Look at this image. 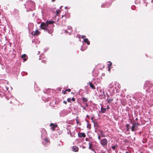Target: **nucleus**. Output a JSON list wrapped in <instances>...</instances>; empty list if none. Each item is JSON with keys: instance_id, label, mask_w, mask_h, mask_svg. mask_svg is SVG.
Here are the masks:
<instances>
[{"instance_id": "0e129e2a", "label": "nucleus", "mask_w": 153, "mask_h": 153, "mask_svg": "<svg viewBox=\"0 0 153 153\" xmlns=\"http://www.w3.org/2000/svg\"><path fill=\"white\" fill-rule=\"evenodd\" d=\"M113 153H114V152Z\"/></svg>"}, {"instance_id": "8fccbe9b", "label": "nucleus", "mask_w": 153, "mask_h": 153, "mask_svg": "<svg viewBox=\"0 0 153 153\" xmlns=\"http://www.w3.org/2000/svg\"><path fill=\"white\" fill-rule=\"evenodd\" d=\"M136 1L137 2H138V3H139L140 2L139 0L136 1H135V2H136Z\"/></svg>"}, {"instance_id": "412c9836", "label": "nucleus", "mask_w": 153, "mask_h": 153, "mask_svg": "<svg viewBox=\"0 0 153 153\" xmlns=\"http://www.w3.org/2000/svg\"><path fill=\"white\" fill-rule=\"evenodd\" d=\"M89 85H90V87L92 89H95V87L93 85L92 83L91 82H89Z\"/></svg>"}, {"instance_id": "c85d7f7f", "label": "nucleus", "mask_w": 153, "mask_h": 153, "mask_svg": "<svg viewBox=\"0 0 153 153\" xmlns=\"http://www.w3.org/2000/svg\"><path fill=\"white\" fill-rule=\"evenodd\" d=\"M108 6H107L106 5V4H102L101 6V7H107Z\"/></svg>"}, {"instance_id": "2eb2a0df", "label": "nucleus", "mask_w": 153, "mask_h": 153, "mask_svg": "<svg viewBox=\"0 0 153 153\" xmlns=\"http://www.w3.org/2000/svg\"><path fill=\"white\" fill-rule=\"evenodd\" d=\"M21 58L23 59L24 61H25L27 60V56L26 54H23L21 56Z\"/></svg>"}, {"instance_id": "ddd939ff", "label": "nucleus", "mask_w": 153, "mask_h": 153, "mask_svg": "<svg viewBox=\"0 0 153 153\" xmlns=\"http://www.w3.org/2000/svg\"><path fill=\"white\" fill-rule=\"evenodd\" d=\"M137 126H136V124H135L133 123L132 126L131 128V131H135L136 130V128H137Z\"/></svg>"}, {"instance_id": "ea45409f", "label": "nucleus", "mask_w": 153, "mask_h": 153, "mask_svg": "<svg viewBox=\"0 0 153 153\" xmlns=\"http://www.w3.org/2000/svg\"><path fill=\"white\" fill-rule=\"evenodd\" d=\"M42 62L43 63H45L46 62V61L45 60H43L42 61Z\"/></svg>"}, {"instance_id": "79ce46f5", "label": "nucleus", "mask_w": 153, "mask_h": 153, "mask_svg": "<svg viewBox=\"0 0 153 153\" xmlns=\"http://www.w3.org/2000/svg\"><path fill=\"white\" fill-rule=\"evenodd\" d=\"M82 147L83 149H85V148H86V147L84 146H82Z\"/></svg>"}, {"instance_id": "f8f14e48", "label": "nucleus", "mask_w": 153, "mask_h": 153, "mask_svg": "<svg viewBox=\"0 0 153 153\" xmlns=\"http://www.w3.org/2000/svg\"><path fill=\"white\" fill-rule=\"evenodd\" d=\"M78 137H85L86 136L85 134L84 133L79 132L78 133Z\"/></svg>"}, {"instance_id": "e2e57ef3", "label": "nucleus", "mask_w": 153, "mask_h": 153, "mask_svg": "<svg viewBox=\"0 0 153 153\" xmlns=\"http://www.w3.org/2000/svg\"><path fill=\"white\" fill-rule=\"evenodd\" d=\"M102 153H105V152H102Z\"/></svg>"}, {"instance_id": "f03ea898", "label": "nucleus", "mask_w": 153, "mask_h": 153, "mask_svg": "<svg viewBox=\"0 0 153 153\" xmlns=\"http://www.w3.org/2000/svg\"><path fill=\"white\" fill-rule=\"evenodd\" d=\"M144 95L140 92H138L135 93L134 95V98L136 100H141L144 99L143 98Z\"/></svg>"}, {"instance_id": "864d4df0", "label": "nucleus", "mask_w": 153, "mask_h": 153, "mask_svg": "<svg viewBox=\"0 0 153 153\" xmlns=\"http://www.w3.org/2000/svg\"><path fill=\"white\" fill-rule=\"evenodd\" d=\"M110 67L108 68V71H110Z\"/></svg>"}, {"instance_id": "f3484780", "label": "nucleus", "mask_w": 153, "mask_h": 153, "mask_svg": "<svg viewBox=\"0 0 153 153\" xmlns=\"http://www.w3.org/2000/svg\"><path fill=\"white\" fill-rule=\"evenodd\" d=\"M89 149L91 150L92 151H93L95 153H96L95 151L93 149L92 147V142H89Z\"/></svg>"}, {"instance_id": "0eeeda50", "label": "nucleus", "mask_w": 153, "mask_h": 153, "mask_svg": "<svg viewBox=\"0 0 153 153\" xmlns=\"http://www.w3.org/2000/svg\"><path fill=\"white\" fill-rule=\"evenodd\" d=\"M48 26L45 23L42 22L40 25V28L42 29L45 30H47V29L48 28Z\"/></svg>"}, {"instance_id": "6ab92c4d", "label": "nucleus", "mask_w": 153, "mask_h": 153, "mask_svg": "<svg viewBox=\"0 0 153 153\" xmlns=\"http://www.w3.org/2000/svg\"><path fill=\"white\" fill-rule=\"evenodd\" d=\"M54 23V22L53 21H46L45 23L48 26L49 25L53 24Z\"/></svg>"}, {"instance_id": "e433bc0d", "label": "nucleus", "mask_w": 153, "mask_h": 153, "mask_svg": "<svg viewBox=\"0 0 153 153\" xmlns=\"http://www.w3.org/2000/svg\"><path fill=\"white\" fill-rule=\"evenodd\" d=\"M71 100H72L73 101H74L75 100V99L73 97L71 98Z\"/></svg>"}, {"instance_id": "f704fd0d", "label": "nucleus", "mask_w": 153, "mask_h": 153, "mask_svg": "<svg viewBox=\"0 0 153 153\" xmlns=\"http://www.w3.org/2000/svg\"><path fill=\"white\" fill-rule=\"evenodd\" d=\"M71 27L70 26H68V29L69 30H70L71 29Z\"/></svg>"}, {"instance_id": "b1692460", "label": "nucleus", "mask_w": 153, "mask_h": 153, "mask_svg": "<svg viewBox=\"0 0 153 153\" xmlns=\"http://www.w3.org/2000/svg\"><path fill=\"white\" fill-rule=\"evenodd\" d=\"M82 101L83 102H86L88 101V100L85 97H83L82 98Z\"/></svg>"}, {"instance_id": "13d9d810", "label": "nucleus", "mask_w": 153, "mask_h": 153, "mask_svg": "<svg viewBox=\"0 0 153 153\" xmlns=\"http://www.w3.org/2000/svg\"><path fill=\"white\" fill-rule=\"evenodd\" d=\"M65 32H66V33L68 32L66 30H65Z\"/></svg>"}, {"instance_id": "052dcab7", "label": "nucleus", "mask_w": 153, "mask_h": 153, "mask_svg": "<svg viewBox=\"0 0 153 153\" xmlns=\"http://www.w3.org/2000/svg\"><path fill=\"white\" fill-rule=\"evenodd\" d=\"M61 7H62V6H61V7H60V9H61Z\"/></svg>"}, {"instance_id": "bb28decb", "label": "nucleus", "mask_w": 153, "mask_h": 153, "mask_svg": "<svg viewBox=\"0 0 153 153\" xmlns=\"http://www.w3.org/2000/svg\"><path fill=\"white\" fill-rule=\"evenodd\" d=\"M113 100V99H107V101L108 103H110Z\"/></svg>"}, {"instance_id": "cd10ccee", "label": "nucleus", "mask_w": 153, "mask_h": 153, "mask_svg": "<svg viewBox=\"0 0 153 153\" xmlns=\"http://www.w3.org/2000/svg\"><path fill=\"white\" fill-rule=\"evenodd\" d=\"M71 89H66L65 90V91H64V94H66V91H68L69 92H70L71 91Z\"/></svg>"}, {"instance_id": "20e7f679", "label": "nucleus", "mask_w": 153, "mask_h": 153, "mask_svg": "<svg viewBox=\"0 0 153 153\" xmlns=\"http://www.w3.org/2000/svg\"><path fill=\"white\" fill-rule=\"evenodd\" d=\"M116 85L117 84L115 83L114 84L110 83L109 85H108V91L112 93H114V90L116 88Z\"/></svg>"}, {"instance_id": "c9c22d12", "label": "nucleus", "mask_w": 153, "mask_h": 153, "mask_svg": "<svg viewBox=\"0 0 153 153\" xmlns=\"http://www.w3.org/2000/svg\"><path fill=\"white\" fill-rule=\"evenodd\" d=\"M126 126L127 128H129V125L128 124H126Z\"/></svg>"}, {"instance_id": "1a4fd4ad", "label": "nucleus", "mask_w": 153, "mask_h": 153, "mask_svg": "<svg viewBox=\"0 0 153 153\" xmlns=\"http://www.w3.org/2000/svg\"><path fill=\"white\" fill-rule=\"evenodd\" d=\"M50 126H51L52 130L53 131H54L55 128L57 127V125L56 124L51 123L50 124Z\"/></svg>"}, {"instance_id": "de8ad7c7", "label": "nucleus", "mask_w": 153, "mask_h": 153, "mask_svg": "<svg viewBox=\"0 0 153 153\" xmlns=\"http://www.w3.org/2000/svg\"><path fill=\"white\" fill-rule=\"evenodd\" d=\"M85 105L86 107H87L88 106V104L87 103H85Z\"/></svg>"}, {"instance_id": "49530a36", "label": "nucleus", "mask_w": 153, "mask_h": 153, "mask_svg": "<svg viewBox=\"0 0 153 153\" xmlns=\"http://www.w3.org/2000/svg\"><path fill=\"white\" fill-rule=\"evenodd\" d=\"M85 37V36H84V35H82L81 36V37L82 38H84Z\"/></svg>"}, {"instance_id": "39448f33", "label": "nucleus", "mask_w": 153, "mask_h": 153, "mask_svg": "<svg viewBox=\"0 0 153 153\" xmlns=\"http://www.w3.org/2000/svg\"><path fill=\"white\" fill-rule=\"evenodd\" d=\"M69 112L67 110L64 109L61 111L59 113V116L60 117H63L69 113Z\"/></svg>"}, {"instance_id": "4c0bfd02", "label": "nucleus", "mask_w": 153, "mask_h": 153, "mask_svg": "<svg viewBox=\"0 0 153 153\" xmlns=\"http://www.w3.org/2000/svg\"><path fill=\"white\" fill-rule=\"evenodd\" d=\"M144 4H145V6H147V2H144Z\"/></svg>"}, {"instance_id": "4be33fe9", "label": "nucleus", "mask_w": 153, "mask_h": 153, "mask_svg": "<svg viewBox=\"0 0 153 153\" xmlns=\"http://www.w3.org/2000/svg\"><path fill=\"white\" fill-rule=\"evenodd\" d=\"M106 108H103L102 106L101 108V113H104L106 112Z\"/></svg>"}, {"instance_id": "3c124183", "label": "nucleus", "mask_w": 153, "mask_h": 153, "mask_svg": "<svg viewBox=\"0 0 153 153\" xmlns=\"http://www.w3.org/2000/svg\"><path fill=\"white\" fill-rule=\"evenodd\" d=\"M81 50L82 51H84L85 49L84 50L82 49V48H81Z\"/></svg>"}, {"instance_id": "7ed1b4c3", "label": "nucleus", "mask_w": 153, "mask_h": 153, "mask_svg": "<svg viewBox=\"0 0 153 153\" xmlns=\"http://www.w3.org/2000/svg\"><path fill=\"white\" fill-rule=\"evenodd\" d=\"M41 132L42 133L41 137V139L42 140L44 139L45 143H49V141L47 138H45L47 135V133L45 129H42Z\"/></svg>"}, {"instance_id": "a211bd4d", "label": "nucleus", "mask_w": 153, "mask_h": 153, "mask_svg": "<svg viewBox=\"0 0 153 153\" xmlns=\"http://www.w3.org/2000/svg\"><path fill=\"white\" fill-rule=\"evenodd\" d=\"M67 134H69L71 137H73L74 136V134L73 133L71 132L70 130L68 129H67Z\"/></svg>"}, {"instance_id": "4d7b16f0", "label": "nucleus", "mask_w": 153, "mask_h": 153, "mask_svg": "<svg viewBox=\"0 0 153 153\" xmlns=\"http://www.w3.org/2000/svg\"><path fill=\"white\" fill-rule=\"evenodd\" d=\"M151 2H152V3H153V0H152V1H151Z\"/></svg>"}, {"instance_id": "4468645a", "label": "nucleus", "mask_w": 153, "mask_h": 153, "mask_svg": "<svg viewBox=\"0 0 153 153\" xmlns=\"http://www.w3.org/2000/svg\"><path fill=\"white\" fill-rule=\"evenodd\" d=\"M78 148L76 146H73L72 147V150L74 152H78Z\"/></svg>"}, {"instance_id": "a19ab883", "label": "nucleus", "mask_w": 153, "mask_h": 153, "mask_svg": "<svg viewBox=\"0 0 153 153\" xmlns=\"http://www.w3.org/2000/svg\"><path fill=\"white\" fill-rule=\"evenodd\" d=\"M63 103L65 104H66L67 103V102L66 101H63Z\"/></svg>"}, {"instance_id": "58836bf2", "label": "nucleus", "mask_w": 153, "mask_h": 153, "mask_svg": "<svg viewBox=\"0 0 153 153\" xmlns=\"http://www.w3.org/2000/svg\"><path fill=\"white\" fill-rule=\"evenodd\" d=\"M134 123L135 124H136V126H138L139 125V124L138 123Z\"/></svg>"}, {"instance_id": "2f4dec72", "label": "nucleus", "mask_w": 153, "mask_h": 153, "mask_svg": "<svg viewBox=\"0 0 153 153\" xmlns=\"http://www.w3.org/2000/svg\"><path fill=\"white\" fill-rule=\"evenodd\" d=\"M81 106L82 108L85 111H87V109L85 107L82 106V105H81Z\"/></svg>"}, {"instance_id": "9b49d317", "label": "nucleus", "mask_w": 153, "mask_h": 153, "mask_svg": "<svg viewBox=\"0 0 153 153\" xmlns=\"http://www.w3.org/2000/svg\"><path fill=\"white\" fill-rule=\"evenodd\" d=\"M40 34V32L38 30H36V31H33L31 33V34L33 35H39Z\"/></svg>"}, {"instance_id": "aec40b11", "label": "nucleus", "mask_w": 153, "mask_h": 153, "mask_svg": "<svg viewBox=\"0 0 153 153\" xmlns=\"http://www.w3.org/2000/svg\"><path fill=\"white\" fill-rule=\"evenodd\" d=\"M84 42L86 43L88 45H89L90 44V41L88 40L87 39H83Z\"/></svg>"}, {"instance_id": "a18cd8bd", "label": "nucleus", "mask_w": 153, "mask_h": 153, "mask_svg": "<svg viewBox=\"0 0 153 153\" xmlns=\"http://www.w3.org/2000/svg\"><path fill=\"white\" fill-rule=\"evenodd\" d=\"M106 108V109H108L109 108V106L108 105L107 108Z\"/></svg>"}, {"instance_id": "603ef678", "label": "nucleus", "mask_w": 153, "mask_h": 153, "mask_svg": "<svg viewBox=\"0 0 153 153\" xmlns=\"http://www.w3.org/2000/svg\"><path fill=\"white\" fill-rule=\"evenodd\" d=\"M86 117L88 118H89V116L88 115H87Z\"/></svg>"}, {"instance_id": "6e6d98bb", "label": "nucleus", "mask_w": 153, "mask_h": 153, "mask_svg": "<svg viewBox=\"0 0 153 153\" xmlns=\"http://www.w3.org/2000/svg\"><path fill=\"white\" fill-rule=\"evenodd\" d=\"M53 1H55V0H52Z\"/></svg>"}, {"instance_id": "72a5a7b5", "label": "nucleus", "mask_w": 153, "mask_h": 153, "mask_svg": "<svg viewBox=\"0 0 153 153\" xmlns=\"http://www.w3.org/2000/svg\"><path fill=\"white\" fill-rule=\"evenodd\" d=\"M71 98H68L67 99V101L68 102H71Z\"/></svg>"}, {"instance_id": "c03bdc74", "label": "nucleus", "mask_w": 153, "mask_h": 153, "mask_svg": "<svg viewBox=\"0 0 153 153\" xmlns=\"http://www.w3.org/2000/svg\"><path fill=\"white\" fill-rule=\"evenodd\" d=\"M98 139L99 140H100V137L99 135H98Z\"/></svg>"}, {"instance_id": "37998d69", "label": "nucleus", "mask_w": 153, "mask_h": 153, "mask_svg": "<svg viewBox=\"0 0 153 153\" xmlns=\"http://www.w3.org/2000/svg\"><path fill=\"white\" fill-rule=\"evenodd\" d=\"M93 119H94V117H91V120H92V122H93V121H94V120H93Z\"/></svg>"}, {"instance_id": "473e14b6", "label": "nucleus", "mask_w": 153, "mask_h": 153, "mask_svg": "<svg viewBox=\"0 0 153 153\" xmlns=\"http://www.w3.org/2000/svg\"><path fill=\"white\" fill-rule=\"evenodd\" d=\"M135 7L134 6H132L131 7V8L132 10H134L135 9Z\"/></svg>"}, {"instance_id": "c756f323", "label": "nucleus", "mask_w": 153, "mask_h": 153, "mask_svg": "<svg viewBox=\"0 0 153 153\" xmlns=\"http://www.w3.org/2000/svg\"><path fill=\"white\" fill-rule=\"evenodd\" d=\"M109 62V63L108 64V68L110 67L111 65H112V63L111 62Z\"/></svg>"}, {"instance_id": "393cba45", "label": "nucleus", "mask_w": 153, "mask_h": 153, "mask_svg": "<svg viewBox=\"0 0 153 153\" xmlns=\"http://www.w3.org/2000/svg\"><path fill=\"white\" fill-rule=\"evenodd\" d=\"M76 122L77 124L79 125H81V123L78 119H76Z\"/></svg>"}, {"instance_id": "09e8293b", "label": "nucleus", "mask_w": 153, "mask_h": 153, "mask_svg": "<svg viewBox=\"0 0 153 153\" xmlns=\"http://www.w3.org/2000/svg\"><path fill=\"white\" fill-rule=\"evenodd\" d=\"M125 153H131V152L130 151H128L126 152Z\"/></svg>"}, {"instance_id": "680f3d73", "label": "nucleus", "mask_w": 153, "mask_h": 153, "mask_svg": "<svg viewBox=\"0 0 153 153\" xmlns=\"http://www.w3.org/2000/svg\"><path fill=\"white\" fill-rule=\"evenodd\" d=\"M87 138H86V140H87Z\"/></svg>"}, {"instance_id": "5701e85b", "label": "nucleus", "mask_w": 153, "mask_h": 153, "mask_svg": "<svg viewBox=\"0 0 153 153\" xmlns=\"http://www.w3.org/2000/svg\"><path fill=\"white\" fill-rule=\"evenodd\" d=\"M100 95L102 96V98H104L105 96V92L104 91H103L102 92H101V94Z\"/></svg>"}, {"instance_id": "5fc2aeb1", "label": "nucleus", "mask_w": 153, "mask_h": 153, "mask_svg": "<svg viewBox=\"0 0 153 153\" xmlns=\"http://www.w3.org/2000/svg\"><path fill=\"white\" fill-rule=\"evenodd\" d=\"M126 130L127 131H128L129 130V128H127Z\"/></svg>"}, {"instance_id": "a878e982", "label": "nucleus", "mask_w": 153, "mask_h": 153, "mask_svg": "<svg viewBox=\"0 0 153 153\" xmlns=\"http://www.w3.org/2000/svg\"><path fill=\"white\" fill-rule=\"evenodd\" d=\"M99 131L100 132V134L101 136V137H104L103 136V131L101 130H99Z\"/></svg>"}, {"instance_id": "bf43d9fd", "label": "nucleus", "mask_w": 153, "mask_h": 153, "mask_svg": "<svg viewBox=\"0 0 153 153\" xmlns=\"http://www.w3.org/2000/svg\"><path fill=\"white\" fill-rule=\"evenodd\" d=\"M39 52V53H38V54H39L40 52H39H39Z\"/></svg>"}, {"instance_id": "423d86ee", "label": "nucleus", "mask_w": 153, "mask_h": 153, "mask_svg": "<svg viewBox=\"0 0 153 153\" xmlns=\"http://www.w3.org/2000/svg\"><path fill=\"white\" fill-rule=\"evenodd\" d=\"M100 143L102 146L104 147L105 148L107 146L108 142L107 139L105 138H104L100 140Z\"/></svg>"}, {"instance_id": "6e6552de", "label": "nucleus", "mask_w": 153, "mask_h": 153, "mask_svg": "<svg viewBox=\"0 0 153 153\" xmlns=\"http://www.w3.org/2000/svg\"><path fill=\"white\" fill-rule=\"evenodd\" d=\"M111 148L113 150L115 151V152H118V146L117 145L112 146Z\"/></svg>"}, {"instance_id": "7c9ffc66", "label": "nucleus", "mask_w": 153, "mask_h": 153, "mask_svg": "<svg viewBox=\"0 0 153 153\" xmlns=\"http://www.w3.org/2000/svg\"><path fill=\"white\" fill-rule=\"evenodd\" d=\"M60 12V10H57L56 11V14L57 15H58L59 13Z\"/></svg>"}, {"instance_id": "dca6fc26", "label": "nucleus", "mask_w": 153, "mask_h": 153, "mask_svg": "<svg viewBox=\"0 0 153 153\" xmlns=\"http://www.w3.org/2000/svg\"><path fill=\"white\" fill-rule=\"evenodd\" d=\"M53 29L52 27H51L50 28H48L47 29V31L48 33L49 34L52 33L53 32Z\"/></svg>"}, {"instance_id": "f257e3e1", "label": "nucleus", "mask_w": 153, "mask_h": 153, "mask_svg": "<svg viewBox=\"0 0 153 153\" xmlns=\"http://www.w3.org/2000/svg\"><path fill=\"white\" fill-rule=\"evenodd\" d=\"M153 86V84L149 82H146L144 85V88L145 89L147 92H151V90L150 89Z\"/></svg>"}, {"instance_id": "9d476101", "label": "nucleus", "mask_w": 153, "mask_h": 153, "mask_svg": "<svg viewBox=\"0 0 153 153\" xmlns=\"http://www.w3.org/2000/svg\"><path fill=\"white\" fill-rule=\"evenodd\" d=\"M93 123H94V126L95 129L97 130L99 127L98 123L97 122H96L94 121H93Z\"/></svg>"}]
</instances>
